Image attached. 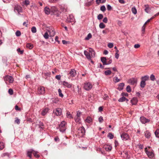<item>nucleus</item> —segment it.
Wrapping results in <instances>:
<instances>
[{
    "instance_id": "48",
    "label": "nucleus",
    "mask_w": 159,
    "mask_h": 159,
    "mask_svg": "<svg viewBox=\"0 0 159 159\" xmlns=\"http://www.w3.org/2000/svg\"><path fill=\"white\" fill-rule=\"evenodd\" d=\"M37 30L36 28L35 27H33L31 28V31L33 33H35L36 32Z\"/></svg>"
},
{
    "instance_id": "13",
    "label": "nucleus",
    "mask_w": 159,
    "mask_h": 159,
    "mask_svg": "<svg viewBox=\"0 0 159 159\" xmlns=\"http://www.w3.org/2000/svg\"><path fill=\"white\" fill-rule=\"evenodd\" d=\"M62 84L64 86L68 88H71L72 86V84L65 81H63Z\"/></svg>"
},
{
    "instance_id": "35",
    "label": "nucleus",
    "mask_w": 159,
    "mask_h": 159,
    "mask_svg": "<svg viewBox=\"0 0 159 159\" xmlns=\"http://www.w3.org/2000/svg\"><path fill=\"white\" fill-rule=\"evenodd\" d=\"M66 116L68 118H73L71 115L70 114V112L69 111H67L66 113Z\"/></svg>"
},
{
    "instance_id": "36",
    "label": "nucleus",
    "mask_w": 159,
    "mask_h": 159,
    "mask_svg": "<svg viewBox=\"0 0 159 159\" xmlns=\"http://www.w3.org/2000/svg\"><path fill=\"white\" fill-rule=\"evenodd\" d=\"M131 11L134 14V15H135L137 13V11L135 7H132L131 9Z\"/></svg>"
},
{
    "instance_id": "4",
    "label": "nucleus",
    "mask_w": 159,
    "mask_h": 159,
    "mask_svg": "<svg viewBox=\"0 0 159 159\" xmlns=\"http://www.w3.org/2000/svg\"><path fill=\"white\" fill-rule=\"evenodd\" d=\"M93 87V85L89 82H86L84 84V89L86 90H90Z\"/></svg>"
},
{
    "instance_id": "26",
    "label": "nucleus",
    "mask_w": 159,
    "mask_h": 159,
    "mask_svg": "<svg viewBox=\"0 0 159 159\" xmlns=\"http://www.w3.org/2000/svg\"><path fill=\"white\" fill-rule=\"evenodd\" d=\"M51 11L53 13L56 12L58 11V9L55 6H52L51 7Z\"/></svg>"
},
{
    "instance_id": "49",
    "label": "nucleus",
    "mask_w": 159,
    "mask_h": 159,
    "mask_svg": "<svg viewBox=\"0 0 159 159\" xmlns=\"http://www.w3.org/2000/svg\"><path fill=\"white\" fill-rule=\"evenodd\" d=\"M106 7L104 5L101 6L100 7V10L103 12L106 11Z\"/></svg>"
},
{
    "instance_id": "51",
    "label": "nucleus",
    "mask_w": 159,
    "mask_h": 159,
    "mask_svg": "<svg viewBox=\"0 0 159 159\" xmlns=\"http://www.w3.org/2000/svg\"><path fill=\"white\" fill-rule=\"evenodd\" d=\"M20 120L18 118L16 117L15 118V122L18 124H19L20 123Z\"/></svg>"
},
{
    "instance_id": "54",
    "label": "nucleus",
    "mask_w": 159,
    "mask_h": 159,
    "mask_svg": "<svg viewBox=\"0 0 159 159\" xmlns=\"http://www.w3.org/2000/svg\"><path fill=\"white\" fill-rule=\"evenodd\" d=\"M98 121L100 123H102L103 121V117L100 116L98 118Z\"/></svg>"
},
{
    "instance_id": "57",
    "label": "nucleus",
    "mask_w": 159,
    "mask_h": 159,
    "mask_svg": "<svg viewBox=\"0 0 159 159\" xmlns=\"http://www.w3.org/2000/svg\"><path fill=\"white\" fill-rule=\"evenodd\" d=\"M108 46L110 48H112L113 46V44L112 43H108Z\"/></svg>"
},
{
    "instance_id": "22",
    "label": "nucleus",
    "mask_w": 159,
    "mask_h": 159,
    "mask_svg": "<svg viewBox=\"0 0 159 159\" xmlns=\"http://www.w3.org/2000/svg\"><path fill=\"white\" fill-rule=\"evenodd\" d=\"M151 134L148 131H146L145 133V137L147 139H149L151 136Z\"/></svg>"
},
{
    "instance_id": "46",
    "label": "nucleus",
    "mask_w": 159,
    "mask_h": 159,
    "mask_svg": "<svg viewBox=\"0 0 159 159\" xmlns=\"http://www.w3.org/2000/svg\"><path fill=\"white\" fill-rule=\"evenodd\" d=\"M49 35L48 32H46L43 35V37L45 39H47L48 38Z\"/></svg>"
},
{
    "instance_id": "47",
    "label": "nucleus",
    "mask_w": 159,
    "mask_h": 159,
    "mask_svg": "<svg viewBox=\"0 0 159 159\" xmlns=\"http://www.w3.org/2000/svg\"><path fill=\"white\" fill-rule=\"evenodd\" d=\"M10 154L8 152L4 153L2 154V157H5V156H7L8 157H10Z\"/></svg>"
},
{
    "instance_id": "30",
    "label": "nucleus",
    "mask_w": 159,
    "mask_h": 159,
    "mask_svg": "<svg viewBox=\"0 0 159 159\" xmlns=\"http://www.w3.org/2000/svg\"><path fill=\"white\" fill-rule=\"evenodd\" d=\"M26 47L27 48H28L30 49H31L33 48V46L31 43H27L26 44Z\"/></svg>"
},
{
    "instance_id": "41",
    "label": "nucleus",
    "mask_w": 159,
    "mask_h": 159,
    "mask_svg": "<svg viewBox=\"0 0 159 159\" xmlns=\"http://www.w3.org/2000/svg\"><path fill=\"white\" fill-rule=\"evenodd\" d=\"M107 137H109L110 139H112L114 137V135L111 133H109L107 135Z\"/></svg>"
},
{
    "instance_id": "7",
    "label": "nucleus",
    "mask_w": 159,
    "mask_h": 159,
    "mask_svg": "<svg viewBox=\"0 0 159 159\" xmlns=\"http://www.w3.org/2000/svg\"><path fill=\"white\" fill-rule=\"evenodd\" d=\"M121 137L122 139L124 141L127 140L129 138V136L126 133H123L121 135Z\"/></svg>"
},
{
    "instance_id": "53",
    "label": "nucleus",
    "mask_w": 159,
    "mask_h": 159,
    "mask_svg": "<svg viewBox=\"0 0 159 159\" xmlns=\"http://www.w3.org/2000/svg\"><path fill=\"white\" fill-rule=\"evenodd\" d=\"M16 34L17 36L19 37L21 35L20 32L19 30L17 31L16 33Z\"/></svg>"
},
{
    "instance_id": "1",
    "label": "nucleus",
    "mask_w": 159,
    "mask_h": 159,
    "mask_svg": "<svg viewBox=\"0 0 159 159\" xmlns=\"http://www.w3.org/2000/svg\"><path fill=\"white\" fill-rule=\"evenodd\" d=\"M66 123L65 121H63L61 122L60 124L59 125V129L60 131L64 133L65 132L66 128Z\"/></svg>"
},
{
    "instance_id": "62",
    "label": "nucleus",
    "mask_w": 159,
    "mask_h": 159,
    "mask_svg": "<svg viewBox=\"0 0 159 159\" xmlns=\"http://www.w3.org/2000/svg\"><path fill=\"white\" fill-rule=\"evenodd\" d=\"M39 127L41 129H43V127H42L43 126V124L42 122H40L39 123Z\"/></svg>"
},
{
    "instance_id": "21",
    "label": "nucleus",
    "mask_w": 159,
    "mask_h": 159,
    "mask_svg": "<svg viewBox=\"0 0 159 159\" xmlns=\"http://www.w3.org/2000/svg\"><path fill=\"white\" fill-rule=\"evenodd\" d=\"M89 53H90V55L92 57H94L95 55V52L91 48H89Z\"/></svg>"
},
{
    "instance_id": "5",
    "label": "nucleus",
    "mask_w": 159,
    "mask_h": 159,
    "mask_svg": "<svg viewBox=\"0 0 159 159\" xmlns=\"http://www.w3.org/2000/svg\"><path fill=\"white\" fill-rule=\"evenodd\" d=\"M53 113L57 116H60L61 114V109L59 108H57L53 111Z\"/></svg>"
},
{
    "instance_id": "14",
    "label": "nucleus",
    "mask_w": 159,
    "mask_h": 159,
    "mask_svg": "<svg viewBox=\"0 0 159 159\" xmlns=\"http://www.w3.org/2000/svg\"><path fill=\"white\" fill-rule=\"evenodd\" d=\"M34 150L33 149H30L27 152V156L29 157L30 158H32V154H33Z\"/></svg>"
},
{
    "instance_id": "45",
    "label": "nucleus",
    "mask_w": 159,
    "mask_h": 159,
    "mask_svg": "<svg viewBox=\"0 0 159 159\" xmlns=\"http://www.w3.org/2000/svg\"><path fill=\"white\" fill-rule=\"evenodd\" d=\"M126 90L127 92L129 93H130L131 91V89L130 86L128 85L127 86L126 88Z\"/></svg>"
},
{
    "instance_id": "16",
    "label": "nucleus",
    "mask_w": 159,
    "mask_h": 159,
    "mask_svg": "<svg viewBox=\"0 0 159 159\" xmlns=\"http://www.w3.org/2000/svg\"><path fill=\"white\" fill-rule=\"evenodd\" d=\"M103 148L107 151H110L111 149V147L108 144L104 145Z\"/></svg>"
},
{
    "instance_id": "20",
    "label": "nucleus",
    "mask_w": 159,
    "mask_h": 159,
    "mask_svg": "<svg viewBox=\"0 0 159 159\" xmlns=\"http://www.w3.org/2000/svg\"><path fill=\"white\" fill-rule=\"evenodd\" d=\"M44 11L45 13L47 15L49 14L51 11V9H50L48 7H46L44 9Z\"/></svg>"
},
{
    "instance_id": "34",
    "label": "nucleus",
    "mask_w": 159,
    "mask_h": 159,
    "mask_svg": "<svg viewBox=\"0 0 159 159\" xmlns=\"http://www.w3.org/2000/svg\"><path fill=\"white\" fill-rule=\"evenodd\" d=\"M38 152L36 151H34V150L33 152V154L36 157H40V155L38 154Z\"/></svg>"
},
{
    "instance_id": "32",
    "label": "nucleus",
    "mask_w": 159,
    "mask_h": 159,
    "mask_svg": "<svg viewBox=\"0 0 159 159\" xmlns=\"http://www.w3.org/2000/svg\"><path fill=\"white\" fill-rule=\"evenodd\" d=\"M146 85V83L143 81L141 80L140 82V86L141 88H144Z\"/></svg>"
},
{
    "instance_id": "37",
    "label": "nucleus",
    "mask_w": 159,
    "mask_h": 159,
    "mask_svg": "<svg viewBox=\"0 0 159 159\" xmlns=\"http://www.w3.org/2000/svg\"><path fill=\"white\" fill-rule=\"evenodd\" d=\"M154 133L156 137L159 138V129H157Z\"/></svg>"
},
{
    "instance_id": "56",
    "label": "nucleus",
    "mask_w": 159,
    "mask_h": 159,
    "mask_svg": "<svg viewBox=\"0 0 159 159\" xmlns=\"http://www.w3.org/2000/svg\"><path fill=\"white\" fill-rule=\"evenodd\" d=\"M145 25H143L142 28V33L143 34L145 32Z\"/></svg>"
},
{
    "instance_id": "9",
    "label": "nucleus",
    "mask_w": 159,
    "mask_h": 159,
    "mask_svg": "<svg viewBox=\"0 0 159 159\" xmlns=\"http://www.w3.org/2000/svg\"><path fill=\"white\" fill-rule=\"evenodd\" d=\"M76 75V72L75 70L74 69H72L70 71L69 73V76L68 78L70 79L71 77H75Z\"/></svg>"
},
{
    "instance_id": "59",
    "label": "nucleus",
    "mask_w": 159,
    "mask_h": 159,
    "mask_svg": "<svg viewBox=\"0 0 159 159\" xmlns=\"http://www.w3.org/2000/svg\"><path fill=\"white\" fill-rule=\"evenodd\" d=\"M24 4L26 5L27 6L28 5L30 4V1L29 0H25L24 2Z\"/></svg>"
},
{
    "instance_id": "6",
    "label": "nucleus",
    "mask_w": 159,
    "mask_h": 159,
    "mask_svg": "<svg viewBox=\"0 0 159 159\" xmlns=\"http://www.w3.org/2000/svg\"><path fill=\"white\" fill-rule=\"evenodd\" d=\"M5 81H8L10 83H12L14 81L13 77L11 76L6 75L4 77Z\"/></svg>"
},
{
    "instance_id": "18",
    "label": "nucleus",
    "mask_w": 159,
    "mask_h": 159,
    "mask_svg": "<svg viewBox=\"0 0 159 159\" xmlns=\"http://www.w3.org/2000/svg\"><path fill=\"white\" fill-rule=\"evenodd\" d=\"M140 120L141 122L143 124H145L148 121V119L145 118L144 117H141L140 118Z\"/></svg>"
},
{
    "instance_id": "28",
    "label": "nucleus",
    "mask_w": 159,
    "mask_h": 159,
    "mask_svg": "<svg viewBox=\"0 0 159 159\" xmlns=\"http://www.w3.org/2000/svg\"><path fill=\"white\" fill-rule=\"evenodd\" d=\"M5 147V144L2 142H0V150H3Z\"/></svg>"
},
{
    "instance_id": "24",
    "label": "nucleus",
    "mask_w": 159,
    "mask_h": 159,
    "mask_svg": "<svg viewBox=\"0 0 159 159\" xmlns=\"http://www.w3.org/2000/svg\"><path fill=\"white\" fill-rule=\"evenodd\" d=\"M48 31L49 32V35L50 37L53 36L55 34V31L52 30H50Z\"/></svg>"
},
{
    "instance_id": "39",
    "label": "nucleus",
    "mask_w": 159,
    "mask_h": 159,
    "mask_svg": "<svg viewBox=\"0 0 159 159\" xmlns=\"http://www.w3.org/2000/svg\"><path fill=\"white\" fill-rule=\"evenodd\" d=\"M92 35L91 34L89 33L87 36L85 38V40H89V39L92 38Z\"/></svg>"
},
{
    "instance_id": "10",
    "label": "nucleus",
    "mask_w": 159,
    "mask_h": 159,
    "mask_svg": "<svg viewBox=\"0 0 159 159\" xmlns=\"http://www.w3.org/2000/svg\"><path fill=\"white\" fill-rule=\"evenodd\" d=\"M128 83L132 85H134L135 84H136L137 82V79L133 78L129 79L128 80Z\"/></svg>"
},
{
    "instance_id": "64",
    "label": "nucleus",
    "mask_w": 159,
    "mask_h": 159,
    "mask_svg": "<svg viewBox=\"0 0 159 159\" xmlns=\"http://www.w3.org/2000/svg\"><path fill=\"white\" fill-rule=\"evenodd\" d=\"M134 48H138L140 47V45L139 44H136L134 45Z\"/></svg>"
},
{
    "instance_id": "50",
    "label": "nucleus",
    "mask_w": 159,
    "mask_h": 159,
    "mask_svg": "<svg viewBox=\"0 0 159 159\" xmlns=\"http://www.w3.org/2000/svg\"><path fill=\"white\" fill-rule=\"evenodd\" d=\"M150 79L151 80L154 81L155 80V76L153 74L151 75L150 76Z\"/></svg>"
},
{
    "instance_id": "25",
    "label": "nucleus",
    "mask_w": 159,
    "mask_h": 159,
    "mask_svg": "<svg viewBox=\"0 0 159 159\" xmlns=\"http://www.w3.org/2000/svg\"><path fill=\"white\" fill-rule=\"evenodd\" d=\"M106 60L107 59L106 57H101V61L104 65H107Z\"/></svg>"
},
{
    "instance_id": "40",
    "label": "nucleus",
    "mask_w": 159,
    "mask_h": 159,
    "mask_svg": "<svg viewBox=\"0 0 159 159\" xmlns=\"http://www.w3.org/2000/svg\"><path fill=\"white\" fill-rule=\"evenodd\" d=\"M111 71L110 70H107L104 72V74L106 75H108L111 74Z\"/></svg>"
},
{
    "instance_id": "33",
    "label": "nucleus",
    "mask_w": 159,
    "mask_h": 159,
    "mask_svg": "<svg viewBox=\"0 0 159 159\" xmlns=\"http://www.w3.org/2000/svg\"><path fill=\"white\" fill-rule=\"evenodd\" d=\"M92 121V118L90 117H88L85 120L86 122L88 123H90Z\"/></svg>"
},
{
    "instance_id": "31",
    "label": "nucleus",
    "mask_w": 159,
    "mask_h": 159,
    "mask_svg": "<svg viewBox=\"0 0 159 159\" xmlns=\"http://www.w3.org/2000/svg\"><path fill=\"white\" fill-rule=\"evenodd\" d=\"M75 122L78 124H80L81 123L80 118V117H75Z\"/></svg>"
},
{
    "instance_id": "55",
    "label": "nucleus",
    "mask_w": 159,
    "mask_h": 159,
    "mask_svg": "<svg viewBox=\"0 0 159 159\" xmlns=\"http://www.w3.org/2000/svg\"><path fill=\"white\" fill-rule=\"evenodd\" d=\"M8 93L10 95H12L13 93V90L12 89H9L8 90Z\"/></svg>"
},
{
    "instance_id": "60",
    "label": "nucleus",
    "mask_w": 159,
    "mask_h": 159,
    "mask_svg": "<svg viewBox=\"0 0 159 159\" xmlns=\"http://www.w3.org/2000/svg\"><path fill=\"white\" fill-rule=\"evenodd\" d=\"M107 8L108 10L110 11L112 9V7L110 5L108 4L107 5Z\"/></svg>"
},
{
    "instance_id": "42",
    "label": "nucleus",
    "mask_w": 159,
    "mask_h": 159,
    "mask_svg": "<svg viewBox=\"0 0 159 159\" xmlns=\"http://www.w3.org/2000/svg\"><path fill=\"white\" fill-rule=\"evenodd\" d=\"M120 79H118L117 77L115 76L114 78V81L115 83L118 82L119 81H120Z\"/></svg>"
},
{
    "instance_id": "15",
    "label": "nucleus",
    "mask_w": 159,
    "mask_h": 159,
    "mask_svg": "<svg viewBox=\"0 0 159 159\" xmlns=\"http://www.w3.org/2000/svg\"><path fill=\"white\" fill-rule=\"evenodd\" d=\"M138 102L137 98H134L131 100V102L133 105H135Z\"/></svg>"
},
{
    "instance_id": "44",
    "label": "nucleus",
    "mask_w": 159,
    "mask_h": 159,
    "mask_svg": "<svg viewBox=\"0 0 159 159\" xmlns=\"http://www.w3.org/2000/svg\"><path fill=\"white\" fill-rule=\"evenodd\" d=\"M58 92L59 93V96L61 98H62L63 97V95L61 93V90L60 89H58Z\"/></svg>"
},
{
    "instance_id": "43",
    "label": "nucleus",
    "mask_w": 159,
    "mask_h": 159,
    "mask_svg": "<svg viewBox=\"0 0 159 159\" xmlns=\"http://www.w3.org/2000/svg\"><path fill=\"white\" fill-rule=\"evenodd\" d=\"M105 25L102 22L99 25V27L101 29H103L105 27Z\"/></svg>"
},
{
    "instance_id": "11",
    "label": "nucleus",
    "mask_w": 159,
    "mask_h": 159,
    "mask_svg": "<svg viewBox=\"0 0 159 159\" xmlns=\"http://www.w3.org/2000/svg\"><path fill=\"white\" fill-rule=\"evenodd\" d=\"M145 152L148 156L150 158L154 156V153L152 152H149L147 150V148H145Z\"/></svg>"
},
{
    "instance_id": "12",
    "label": "nucleus",
    "mask_w": 159,
    "mask_h": 159,
    "mask_svg": "<svg viewBox=\"0 0 159 159\" xmlns=\"http://www.w3.org/2000/svg\"><path fill=\"white\" fill-rule=\"evenodd\" d=\"M66 20L69 22H74L75 21L74 17L73 15H70L67 18Z\"/></svg>"
},
{
    "instance_id": "2",
    "label": "nucleus",
    "mask_w": 159,
    "mask_h": 159,
    "mask_svg": "<svg viewBox=\"0 0 159 159\" xmlns=\"http://www.w3.org/2000/svg\"><path fill=\"white\" fill-rule=\"evenodd\" d=\"M14 9V11L15 12H17L18 14L22 12V7L18 4L15 5Z\"/></svg>"
},
{
    "instance_id": "58",
    "label": "nucleus",
    "mask_w": 159,
    "mask_h": 159,
    "mask_svg": "<svg viewBox=\"0 0 159 159\" xmlns=\"http://www.w3.org/2000/svg\"><path fill=\"white\" fill-rule=\"evenodd\" d=\"M17 51L18 52H20V53L21 54H23V50H20V48H18V49H17Z\"/></svg>"
},
{
    "instance_id": "27",
    "label": "nucleus",
    "mask_w": 159,
    "mask_h": 159,
    "mask_svg": "<svg viewBox=\"0 0 159 159\" xmlns=\"http://www.w3.org/2000/svg\"><path fill=\"white\" fill-rule=\"evenodd\" d=\"M124 83H120L118 85V89L120 90H122L123 89V87L124 86Z\"/></svg>"
},
{
    "instance_id": "19",
    "label": "nucleus",
    "mask_w": 159,
    "mask_h": 159,
    "mask_svg": "<svg viewBox=\"0 0 159 159\" xmlns=\"http://www.w3.org/2000/svg\"><path fill=\"white\" fill-rule=\"evenodd\" d=\"M144 7H145V12L147 13H150V9L149 8V5L148 4L145 5Z\"/></svg>"
},
{
    "instance_id": "52",
    "label": "nucleus",
    "mask_w": 159,
    "mask_h": 159,
    "mask_svg": "<svg viewBox=\"0 0 159 159\" xmlns=\"http://www.w3.org/2000/svg\"><path fill=\"white\" fill-rule=\"evenodd\" d=\"M103 18V15L102 14H99L98 16V19L100 20Z\"/></svg>"
},
{
    "instance_id": "61",
    "label": "nucleus",
    "mask_w": 159,
    "mask_h": 159,
    "mask_svg": "<svg viewBox=\"0 0 159 159\" xmlns=\"http://www.w3.org/2000/svg\"><path fill=\"white\" fill-rule=\"evenodd\" d=\"M81 114V112H80L79 111H77V113L76 116V117H80Z\"/></svg>"
},
{
    "instance_id": "8",
    "label": "nucleus",
    "mask_w": 159,
    "mask_h": 159,
    "mask_svg": "<svg viewBox=\"0 0 159 159\" xmlns=\"http://www.w3.org/2000/svg\"><path fill=\"white\" fill-rule=\"evenodd\" d=\"M38 93L39 94H44L45 93V88L43 87H40L38 89Z\"/></svg>"
},
{
    "instance_id": "29",
    "label": "nucleus",
    "mask_w": 159,
    "mask_h": 159,
    "mask_svg": "<svg viewBox=\"0 0 159 159\" xmlns=\"http://www.w3.org/2000/svg\"><path fill=\"white\" fill-rule=\"evenodd\" d=\"M142 80L143 81L145 82L146 81L148 80L149 79V76L148 75H145L144 76H143L141 78Z\"/></svg>"
},
{
    "instance_id": "3",
    "label": "nucleus",
    "mask_w": 159,
    "mask_h": 159,
    "mask_svg": "<svg viewBox=\"0 0 159 159\" xmlns=\"http://www.w3.org/2000/svg\"><path fill=\"white\" fill-rule=\"evenodd\" d=\"M78 132L80 136L83 137L85 135V130L84 128L82 126L79 128Z\"/></svg>"
},
{
    "instance_id": "17",
    "label": "nucleus",
    "mask_w": 159,
    "mask_h": 159,
    "mask_svg": "<svg viewBox=\"0 0 159 159\" xmlns=\"http://www.w3.org/2000/svg\"><path fill=\"white\" fill-rule=\"evenodd\" d=\"M84 54L85 55L87 58L89 59H91V56L90 55V53L87 51L85 50L84 52Z\"/></svg>"
},
{
    "instance_id": "23",
    "label": "nucleus",
    "mask_w": 159,
    "mask_h": 159,
    "mask_svg": "<svg viewBox=\"0 0 159 159\" xmlns=\"http://www.w3.org/2000/svg\"><path fill=\"white\" fill-rule=\"evenodd\" d=\"M48 108H45L44 110L42 111L41 114L43 116L45 115L48 112Z\"/></svg>"
},
{
    "instance_id": "63",
    "label": "nucleus",
    "mask_w": 159,
    "mask_h": 159,
    "mask_svg": "<svg viewBox=\"0 0 159 159\" xmlns=\"http://www.w3.org/2000/svg\"><path fill=\"white\" fill-rule=\"evenodd\" d=\"M61 76L60 75H57L55 78L58 80H60L61 79Z\"/></svg>"
},
{
    "instance_id": "38",
    "label": "nucleus",
    "mask_w": 159,
    "mask_h": 159,
    "mask_svg": "<svg viewBox=\"0 0 159 159\" xmlns=\"http://www.w3.org/2000/svg\"><path fill=\"white\" fill-rule=\"evenodd\" d=\"M126 98L124 97H123L120 98L118 99V101L119 102H123L125 101L126 100Z\"/></svg>"
}]
</instances>
